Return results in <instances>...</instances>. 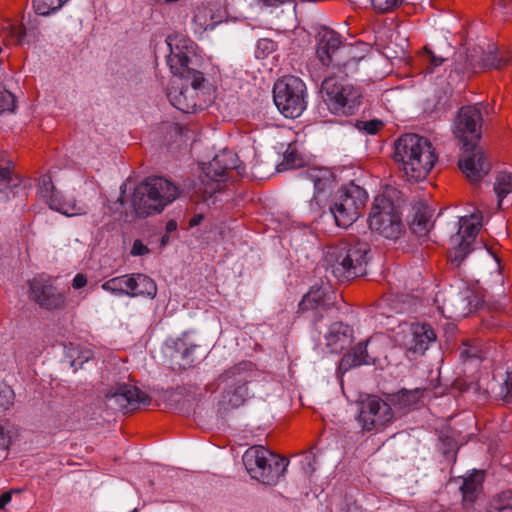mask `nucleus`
Returning <instances> with one entry per match:
<instances>
[{
    "label": "nucleus",
    "instance_id": "36",
    "mask_svg": "<svg viewBox=\"0 0 512 512\" xmlns=\"http://www.w3.org/2000/svg\"><path fill=\"white\" fill-rule=\"evenodd\" d=\"M481 483L476 476L465 478L461 486V491L465 501H474L476 492L479 489Z\"/></svg>",
    "mask_w": 512,
    "mask_h": 512
},
{
    "label": "nucleus",
    "instance_id": "23",
    "mask_svg": "<svg viewBox=\"0 0 512 512\" xmlns=\"http://www.w3.org/2000/svg\"><path fill=\"white\" fill-rule=\"evenodd\" d=\"M169 348L173 350L171 357L175 360H179L180 367L184 369L200 361V357L198 356L200 345L193 341L187 332L171 340Z\"/></svg>",
    "mask_w": 512,
    "mask_h": 512
},
{
    "label": "nucleus",
    "instance_id": "37",
    "mask_svg": "<svg viewBox=\"0 0 512 512\" xmlns=\"http://www.w3.org/2000/svg\"><path fill=\"white\" fill-rule=\"evenodd\" d=\"M362 61L353 59L351 57H341L333 68L339 72L344 73L346 76L353 75L358 71L359 64Z\"/></svg>",
    "mask_w": 512,
    "mask_h": 512
},
{
    "label": "nucleus",
    "instance_id": "16",
    "mask_svg": "<svg viewBox=\"0 0 512 512\" xmlns=\"http://www.w3.org/2000/svg\"><path fill=\"white\" fill-rule=\"evenodd\" d=\"M436 339V333L430 324L413 322L404 331L400 344L409 357H417L424 355Z\"/></svg>",
    "mask_w": 512,
    "mask_h": 512
},
{
    "label": "nucleus",
    "instance_id": "25",
    "mask_svg": "<svg viewBox=\"0 0 512 512\" xmlns=\"http://www.w3.org/2000/svg\"><path fill=\"white\" fill-rule=\"evenodd\" d=\"M324 338L330 352L339 353L352 344L354 331L351 326L343 322H334L329 326Z\"/></svg>",
    "mask_w": 512,
    "mask_h": 512
},
{
    "label": "nucleus",
    "instance_id": "41",
    "mask_svg": "<svg viewBox=\"0 0 512 512\" xmlns=\"http://www.w3.org/2000/svg\"><path fill=\"white\" fill-rule=\"evenodd\" d=\"M356 127L360 131H364L367 134L374 135L383 127V122L378 119H372V120H368V121H359L356 124Z\"/></svg>",
    "mask_w": 512,
    "mask_h": 512
},
{
    "label": "nucleus",
    "instance_id": "49",
    "mask_svg": "<svg viewBox=\"0 0 512 512\" xmlns=\"http://www.w3.org/2000/svg\"><path fill=\"white\" fill-rule=\"evenodd\" d=\"M314 30H316V32H330V33L336 32L333 28H331L325 24H319V25L315 26Z\"/></svg>",
    "mask_w": 512,
    "mask_h": 512
},
{
    "label": "nucleus",
    "instance_id": "44",
    "mask_svg": "<svg viewBox=\"0 0 512 512\" xmlns=\"http://www.w3.org/2000/svg\"><path fill=\"white\" fill-rule=\"evenodd\" d=\"M93 356V353L91 350L86 349L81 352V355H79L77 358H73L71 365L75 368L78 366L81 367L85 362L90 360Z\"/></svg>",
    "mask_w": 512,
    "mask_h": 512
},
{
    "label": "nucleus",
    "instance_id": "13",
    "mask_svg": "<svg viewBox=\"0 0 512 512\" xmlns=\"http://www.w3.org/2000/svg\"><path fill=\"white\" fill-rule=\"evenodd\" d=\"M393 417L390 405L378 396L370 395L359 403L357 421L365 432L383 430Z\"/></svg>",
    "mask_w": 512,
    "mask_h": 512
},
{
    "label": "nucleus",
    "instance_id": "12",
    "mask_svg": "<svg viewBox=\"0 0 512 512\" xmlns=\"http://www.w3.org/2000/svg\"><path fill=\"white\" fill-rule=\"evenodd\" d=\"M482 219L483 215L480 210H476L472 214L459 219L458 231L450 238L452 249L449 252V259L452 264L459 266L471 251L470 246L479 233Z\"/></svg>",
    "mask_w": 512,
    "mask_h": 512
},
{
    "label": "nucleus",
    "instance_id": "35",
    "mask_svg": "<svg viewBox=\"0 0 512 512\" xmlns=\"http://www.w3.org/2000/svg\"><path fill=\"white\" fill-rule=\"evenodd\" d=\"M369 49L370 46L365 42L356 41L353 44L345 43L343 57H351L356 60L365 61Z\"/></svg>",
    "mask_w": 512,
    "mask_h": 512
},
{
    "label": "nucleus",
    "instance_id": "54",
    "mask_svg": "<svg viewBox=\"0 0 512 512\" xmlns=\"http://www.w3.org/2000/svg\"><path fill=\"white\" fill-rule=\"evenodd\" d=\"M293 155H294V153H293V152H289V151H287V152L285 153L284 157H285V159H286L287 163H291V164H293V160H292Z\"/></svg>",
    "mask_w": 512,
    "mask_h": 512
},
{
    "label": "nucleus",
    "instance_id": "20",
    "mask_svg": "<svg viewBox=\"0 0 512 512\" xmlns=\"http://www.w3.org/2000/svg\"><path fill=\"white\" fill-rule=\"evenodd\" d=\"M32 299L47 310H60L65 306V296L56 287L42 278L35 277L29 282Z\"/></svg>",
    "mask_w": 512,
    "mask_h": 512
},
{
    "label": "nucleus",
    "instance_id": "55",
    "mask_svg": "<svg viewBox=\"0 0 512 512\" xmlns=\"http://www.w3.org/2000/svg\"><path fill=\"white\" fill-rule=\"evenodd\" d=\"M18 36L17 42L19 45H22L25 42V37L27 36L26 33L23 34H16Z\"/></svg>",
    "mask_w": 512,
    "mask_h": 512
},
{
    "label": "nucleus",
    "instance_id": "5",
    "mask_svg": "<svg viewBox=\"0 0 512 512\" xmlns=\"http://www.w3.org/2000/svg\"><path fill=\"white\" fill-rule=\"evenodd\" d=\"M243 464L254 480L264 485H276L284 475L288 460L276 455L262 445L249 447L243 454Z\"/></svg>",
    "mask_w": 512,
    "mask_h": 512
},
{
    "label": "nucleus",
    "instance_id": "33",
    "mask_svg": "<svg viewBox=\"0 0 512 512\" xmlns=\"http://www.w3.org/2000/svg\"><path fill=\"white\" fill-rule=\"evenodd\" d=\"M488 512H512V490L495 495L489 502Z\"/></svg>",
    "mask_w": 512,
    "mask_h": 512
},
{
    "label": "nucleus",
    "instance_id": "26",
    "mask_svg": "<svg viewBox=\"0 0 512 512\" xmlns=\"http://www.w3.org/2000/svg\"><path fill=\"white\" fill-rule=\"evenodd\" d=\"M234 169L240 172L239 158L233 151L224 149L214 156L209 163L206 174L210 178L220 181L228 171Z\"/></svg>",
    "mask_w": 512,
    "mask_h": 512
},
{
    "label": "nucleus",
    "instance_id": "47",
    "mask_svg": "<svg viewBox=\"0 0 512 512\" xmlns=\"http://www.w3.org/2000/svg\"><path fill=\"white\" fill-rule=\"evenodd\" d=\"M14 492H19V490H10L6 491L3 494L0 495V510H4L6 505L11 502L12 500V494Z\"/></svg>",
    "mask_w": 512,
    "mask_h": 512
},
{
    "label": "nucleus",
    "instance_id": "45",
    "mask_svg": "<svg viewBox=\"0 0 512 512\" xmlns=\"http://www.w3.org/2000/svg\"><path fill=\"white\" fill-rule=\"evenodd\" d=\"M10 436L5 431L4 427L0 425V449L7 450L10 446Z\"/></svg>",
    "mask_w": 512,
    "mask_h": 512
},
{
    "label": "nucleus",
    "instance_id": "39",
    "mask_svg": "<svg viewBox=\"0 0 512 512\" xmlns=\"http://www.w3.org/2000/svg\"><path fill=\"white\" fill-rule=\"evenodd\" d=\"M16 107L15 96L0 84V114L13 112Z\"/></svg>",
    "mask_w": 512,
    "mask_h": 512
},
{
    "label": "nucleus",
    "instance_id": "6",
    "mask_svg": "<svg viewBox=\"0 0 512 512\" xmlns=\"http://www.w3.org/2000/svg\"><path fill=\"white\" fill-rule=\"evenodd\" d=\"M321 93L328 110L337 116L354 115L363 98L360 86L337 77L325 78L321 84Z\"/></svg>",
    "mask_w": 512,
    "mask_h": 512
},
{
    "label": "nucleus",
    "instance_id": "9",
    "mask_svg": "<svg viewBox=\"0 0 512 512\" xmlns=\"http://www.w3.org/2000/svg\"><path fill=\"white\" fill-rule=\"evenodd\" d=\"M368 200V194L362 187L350 183L341 188L330 211L337 226L348 228L362 214Z\"/></svg>",
    "mask_w": 512,
    "mask_h": 512
},
{
    "label": "nucleus",
    "instance_id": "27",
    "mask_svg": "<svg viewBox=\"0 0 512 512\" xmlns=\"http://www.w3.org/2000/svg\"><path fill=\"white\" fill-rule=\"evenodd\" d=\"M12 164L10 159H6V153L0 152V199L3 201L10 199V194L15 196L21 187L20 178L11 170Z\"/></svg>",
    "mask_w": 512,
    "mask_h": 512
},
{
    "label": "nucleus",
    "instance_id": "1",
    "mask_svg": "<svg viewBox=\"0 0 512 512\" xmlns=\"http://www.w3.org/2000/svg\"><path fill=\"white\" fill-rule=\"evenodd\" d=\"M165 41L170 50L167 63L173 75L181 81L173 82L167 98L179 111L194 113L201 108L197 102V94L204 81L203 73L195 67L197 45L187 34H167Z\"/></svg>",
    "mask_w": 512,
    "mask_h": 512
},
{
    "label": "nucleus",
    "instance_id": "40",
    "mask_svg": "<svg viewBox=\"0 0 512 512\" xmlns=\"http://www.w3.org/2000/svg\"><path fill=\"white\" fill-rule=\"evenodd\" d=\"M400 28L406 30L408 25L398 16L389 15L382 20V29L386 32H395Z\"/></svg>",
    "mask_w": 512,
    "mask_h": 512
},
{
    "label": "nucleus",
    "instance_id": "32",
    "mask_svg": "<svg viewBox=\"0 0 512 512\" xmlns=\"http://www.w3.org/2000/svg\"><path fill=\"white\" fill-rule=\"evenodd\" d=\"M494 191L498 198V209H502L503 200L512 193V173L500 171L495 179Z\"/></svg>",
    "mask_w": 512,
    "mask_h": 512
},
{
    "label": "nucleus",
    "instance_id": "4",
    "mask_svg": "<svg viewBox=\"0 0 512 512\" xmlns=\"http://www.w3.org/2000/svg\"><path fill=\"white\" fill-rule=\"evenodd\" d=\"M180 195L179 187L170 180L160 177H147L133 192L132 206L138 217L145 218L158 214Z\"/></svg>",
    "mask_w": 512,
    "mask_h": 512
},
{
    "label": "nucleus",
    "instance_id": "7",
    "mask_svg": "<svg viewBox=\"0 0 512 512\" xmlns=\"http://www.w3.org/2000/svg\"><path fill=\"white\" fill-rule=\"evenodd\" d=\"M254 376L251 362H241L221 375L223 391L218 402L219 411L226 413L232 409L239 408L250 397L248 383Z\"/></svg>",
    "mask_w": 512,
    "mask_h": 512
},
{
    "label": "nucleus",
    "instance_id": "52",
    "mask_svg": "<svg viewBox=\"0 0 512 512\" xmlns=\"http://www.w3.org/2000/svg\"><path fill=\"white\" fill-rule=\"evenodd\" d=\"M177 228V224L175 221H169L166 225L167 232L175 231Z\"/></svg>",
    "mask_w": 512,
    "mask_h": 512
},
{
    "label": "nucleus",
    "instance_id": "11",
    "mask_svg": "<svg viewBox=\"0 0 512 512\" xmlns=\"http://www.w3.org/2000/svg\"><path fill=\"white\" fill-rule=\"evenodd\" d=\"M37 197L44 201L51 210L67 217L86 215L90 207L87 203L66 197L58 190L49 174L39 177L37 182Z\"/></svg>",
    "mask_w": 512,
    "mask_h": 512
},
{
    "label": "nucleus",
    "instance_id": "31",
    "mask_svg": "<svg viewBox=\"0 0 512 512\" xmlns=\"http://www.w3.org/2000/svg\"><path fill=\"white\" fill-rule=\"evenodd\" d=\"M101 288L116 296H129L131 289V274H125L121 276L113 277L104 283H102Z\"/></svg>",
    "mask_w": 512,
    "mask_h": 512
},
{
    "label": "nucleus",
    "instance_id": "14",
    "mask_svg": "<svg viewBox=\"0 0 512 512\" xmlns=\"http://www.w3.org/2000/svg\"><path fill=\"white\" fill-rule=\"evenodd\" d=\"M483 117L477 105L460 108L453 123V133L463 148L474 147L481 138Z\"/></svg>",
    "mask_w": 512,
    "mask_h": 512
},
{
    "label": "nucleus",
    "instance_id": "43",
    "mask_svg": "<svg viewBox=\"0 0 512 512\" xmlns=\"http://www.w3.org/2000/svg\"><path fill=\"white\" fill-rule=\"evenodd\" d=\"M150 253V249L140 240L136 239L130 250L132 256H144Z\"/></svg>",
    "mask_w": 512,
    "mask_h": 512
},
{
    "label": "nucleus",
    "instance_id": "34",
    "mask_svg": "<svg viewBox=\"0 0 512 512\" xmlns=\"http://www.w3.org/2000/svg\"><path fill=\"white\" fill-rule=\"evenodd\" d=\"M488 350L481 347L478 341L471 343H465L460 351V357L462 360H483L487 357Z\"/></svg>",
    "mask_w": 512,
    "mask_h": 512
},
{
    "label": "nucleus",
    "instance_id": "8",
    "mask_svg": "<svg viewBox=\"0 0 512 512\" xmlns=\"http://www.w3.org/2000/svg\"><path fill=\"white\" fill-rule=\"evenodd\" d=\"M306 85L298 77L288 76L278 80L273 87V99L286 118L295 119L306 109Z\"/></svg>",
    "mask_w": 512,
    "mask_h": 512
},
{
    "label": "nucleus",
    "instance_id": "48",
    "mask_svg": "<svg viewBox=\"0 0 512 512\" xmlns=\"http://www.w3.org/2000/svg\"><path fill=\"white\" fill-rule=\"evenodd\" d=\"M411 396V393L407 390H402L400 391L397 395H396V398H397V401L400 402V403H403V405L405 406L406 405V402L409 400Z\"/></svg>",
    "mask_w": 512,
    "mask_h": 512
},
{
    "label": "nucleus",
    "instance_id": "42",
    "mask_svg": "<svg viewBox=\"0 0 512 512\" xmlns=\"http://www.w3.org/2000/svg\"><path fill=\"white\" fill-rule=\"evenodd\" d=\"M371 3L375 10L386 13L398 7L402 0H371Z\"/></svg>",
    "mask_w": 512,
    "mask_h": 512
},
{
    "label": "nucleus",
    "instance_id": "50",
    "mask_svg": "<svg viewBox=\"0 0 512 512\" xmlns=\"http://www.w3.org/2000/svg\"><path fill=\"white\" fill-rule=\"evenodd\" d=\"M266 6H275L278 3H283L285 0H260Z\"/></svg>",
    "mask_w": 512,
    "mask_h": 512
},
{
    "label": "nucleus",
    "instance_id": "24",
    "mask_svg": "<svg viewBox=\"0 0 512 512\" xmlns=\"http://www.w3.org/2000/svg\"><path fill=\"white\" fill-rule=\"evenodd\" d=\"M474 300L475 297L469 289L459 293H452L444 300L442 313L447 318L466 317L472 311Z\"/></svg>",
    "mask_w": 512,
    "mask_h": 512
},
{
    "label": "nucleus",
    "instance_id": "57",
    "mask_svg": "<svg viewBox=\"0 0 512 512\" xmlns=\"http://www.w3.org/2000/svg\"><path fill=\"white\" fill-rule=\"evenodd\" d=\"M168 235H164L161 239V245L164 246L168 242Z\"/></svg>",
    "mask_w": 512,
    "mask_h": 512
},
{
    "label": "nucleus",
    "instance_id": "2",
    "mask_svg": "<svg viewBox=\"0 0 512 512\" xmlns=\"http://www.w3.org/2000/svg\"><path fill=\"white\" fill-rule=\"evenodd\" d=\"M431 142L417 134H404L395 142L394 160L409 181L424 179L437 162Z\"/></svg>",
    "mask_w": 512,
    "mask_h": 512
},
{
    "label": "nucleus",
    "instance_id": "58",
    "mask_svg": "<svg viewBox=\"0 0 512 512\" xmlns=\"http://www.w3.org/2000/svg\"><path fill=\"white\" fill-rule=\"evenodd\" d=\"M444 98H445V102H447V97H446V96H444ZM449 109H450V105H447L446 103H444V105H443V111H447V110H449Z\"/></svg>",
    "mask_w": 512,
    "mask_h": 512
},
{
    "label": "nucleus",
    "instance_id": "18",
    "mask_svg": "<svg viewBox=\"0 0 512 512\" xmlns=\"http://www.w3.org/2000/svg\"><path fill=\"white\" fill-rule=\"evenodd\" d=\"M378 347V340L373 337L357 344L343 355L339 363V371L346 373L350 369L361 365L374 364L380 355Z\"/></svg>",
    "mask_w": 512,
    "mask_h": 512
},
{
    "label": "nucleus",
    "instance_id": "46",
    "mask_svg": "<svg viewBox=\"0 0 512 512\" xmlns=\"http://www.w3.org/2000/svg\"><path fill=\"white\" fill-rule=\"evenodd\" d=\"M86 284H87V277L82 273L76 274L75 277L73 278L72 287L74 289H81Z\"/></svg>",
    "mask_w": 512,
    "mask_h": 512
},
{
    "label": "nucleus",
    "instance_id": "59",
    "mask_svg": "<svg viewBox=\"0 0 512 512\" xmlns=\"http://www.w3.org/2000/svg\"><path fill=\"white\" fill-rule=\"evenodd\" d=\"M310 458H311L310 454H307V455L305 456V459H306V460H308V466H309V467H311V461H310Z\"/></svg>",
    "mask_w": 512,
    "mask_h": 512
},
{
    "label": "nucleus",
    "instance_id": "22",
    "mask_svg": "<svg viewBox=\"0 0 512 512\" xmlns=\"http://www.w3.org/2000/svg\"><path fill=\"white\" fill-rule=\"evenodd\" d=\"M302 179L313 183V200L319 205L322 196H327L333 188L335 176L331 169L326 167H308L301 171Z\"/></svg>",
    "mask_w": 512,
    "mask_h": 512
},
{
    "label": "nucleus",
    "instance_id": "29",
    "mask_svg": "<svg viewBox=\"0 0 512 512\" xmlns=\"http://www.w3.org/2000/svg\"><path fill=\"white\" fill-rule=\"evenodd\" d=\"M325 296L326 293L323 288L312 287L299 303V311L325 310L328 306Z\"/></svg>",
    "mask_w": 512,
    "mask_h": 512
},
{
    "label": "nucleus",
    "instance_id": "10",
    "mask_svg": "<svg viewBox=\"0 0 512 512\" xmlns=\"http://www.w3.org/2000/svg\"><path fill=\"white\" fill-rule=\"evenodd\" d=\"M369 228L387 239H397L402 232L400 213L394 203L384 195L376 196L373 201Z\"/></svg>",
    "mask_w": 512,
    "mask_h": 512
},
{
    "label": "nucleus",
    "instance_id": "53",
    "mask_svg": "<svg viewBox=\"0 0 512 512\" xmlns=\"http://www.w3.org/2000/svg\"><path fill=\"white\" fill-rule=\"evenodd\" d=\"M498 4L502 8L506 9L512 4V0H500Z\"/></svg>",
    "mask_w": 512,
    "mask_h": 512
},
{
    "label": "nucleus",
    "instance_id": "17",
    "mask_svg": "<svg viewBox=\"0 0 512 512\" xmlns=\"http://www.w3.org/2000/svg\"><path fill=\"white\" fill-rule=\"evenodd\" d=\"M473 69H500L512 62V50H500L495 43L473 49L467 55Z\"/></svg>",
    "mask_w": 512,
    "mask_h": 512
},
{
    "label": "nucleus",
    "instance_id": "30",
    "mask_svg": "<svg viewBox=\"0 0 512 512\" xmlns=\"http://www.w3.org/2000/svg\"><path fill=\"white\" fill-rule=\"evenodd\" d=\"M430 218L431 214L428 207L420 205L410 224L411 231L419 238L426 237L432 227Z\"/></svg>",
    "mask_w": 512,
    "mask_h": 512
},
{
    "label": "nucleus",
    "instance_id": "51",
    "mask_svg": "<svg viewBox=\"0 0 512 512\" xmlns=\"http://www.w3.org/2000/svg\"><path fill=\"white\" fill-rule=\"evenodd\" d=\"M203 219V216L202 215H195L191 220H190V226H196L198 224H200V222L202 221Z\"/></svg>",
    "mask_w": 512,
    "mask_h": 512
},
{
    "label": "nucleus",
    "instance_id": "19",
    "mask_svg": "<svg viewBox=\"0 0 512 512\" xmlns=\"http://www.w3.org/2000/svg\"><path fill=\"white\" fill-rule=\"evenodd\" d=\"M463 149L459 168L471 184H477L489 173L491 164L477 145Z\"/></svg>",
    "mask_w": 512,
    "mask_h": 512
},
{
    "label": "nucleus",
    "instance_id": "28",
    "mask_svg": "<svg viewBox=\"0 0 512 512\" xmlns=\"http://www.w3.org/2000/svg\"><path fill=\"white\" fill-rule=\"evenodd\" d=\"M130 297H147L153 299L157 294L155 281L143 273H131Z\"/></svg>",
    "mask_w": 512,
    "mask_h": 512
},
{
    "label": "nucleus",
    "instance_id": "3",
    "mask_svg": "<svg viewBox=\"0 0 512 512\" xmlns=\"http://www.w3.org/2000/svg\"><path fill=\"white\" fill-rule=\"evenodd\" d=\"M370 245L365 241L344 242L327 250L326 270L344 282L366 274Z\"/></svg>",
    "mask_w": 512,
    "mask_h": 512
},
{
    "label": "nucleus",
    "instance_id": "38",
    "mask_svg": "<svg viewBox=\"0 0 512 512\" xmlns=\"http://www.w3.org/2000/svg\"><path fill=\"white\" fill-rule=\"evenodd\" d=\"M277 48V44L270 38H261L257 41L255 49V57L257 59H264Z\"/></svg>",
    "mask_w": 512,
    "mask_h": 512
},
{
    "label": "nucleus",
    "instance_id": "56",
    "mask_svg": "<svg viewBox=\"0 0 512 512\" xmlns=\"http://www.w3.org/2000/svg\"><path fill=\"white\" fill-rule=\"evenodd\" d=\"M22 27H23V30L21 32H27V30H34V29H36V27H34V26L27 27L25 23H22Z\"/></svg>",
    "mask_w": 512,
    "mask_h": 512
},
{
    "label": "nucleus",
    "instance_id": "21",
    "mask_svg": "<svg viewBox=\"0 0 512 512\" xmlns=\"http://www.w3.org/2000/svg\"><path fill=\"white\" fill-rule=\"evenodd\" d=\"M344 46L340 34L316 35V56L323 66L333 67L343 57Z\"/></svg>",
    "mask_w": 512,
    "mask_h": 512
},
{
    "label": "nucleus",
    "instance_id": "15",
    "mask_svg": "<svg viewBox=\"0 0 512 512\" xmlns=\"http://www.w3.org/2000/svg\"><path fill=\"white\" fill-rule=\"evenodd\" d=\"M150 402L151 398L148 394L127 383L116 384L106 394L107 407L122 413L134 411L141 405H149Z\"/></svg>",
    "mask_w": 512,
    "mask_h": 512
}]
</instances>
